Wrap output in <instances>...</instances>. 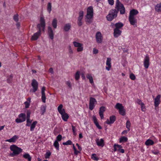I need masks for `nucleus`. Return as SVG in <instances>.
<instances>
[{"label":"nucleus","instance_id":"7ed1b4c3","mask_svg":"<svg viewBox=\"0 0 161 161\" xmlns=\"http://www.w3.org/2000/svg\"><path fill=\"white\" fill-rule=\"evenodd\" d=\"M118 12V8L112 9L109 11V14L106 16L107 19L109 21H112L117 17Z\"/></svg>","mask_w":161,"mask_h":161},{"label":"nucleus","instance_id":"5fc2aeb1","mask_svg":"<svg viewBox=\"0 0 161 161\" xmlns=\"http://www.w3.org/2000/svg\"><path fill=\"white\" fill-rule=\"evenodd\" d=\"M108 3L111 5H112L114 4V0H108Z\"/></svg>","mask_w":161,"mask_h":161},{"label":"nucleus","instance_id":"8fccbe9b","mask_svg":"<svg viewBox=\"0 0 161 161\" xmlns=\"http://www.w3.org/2000/svg\"><path fill=\"white\" fill-rule=\"evenodd\" d=\"M51 154V153L50 152H47L46 153L45 156V158H49Z\"/></svg>","mask_w":161,"mask_h":161},{"label":"nucleus","instance_id":"e2e57ef3","mask_svg":"<svg viewBox=\"0 0 161 161\" xmlns=\"http://www.w3.org/2000/svg\"><path fill=\"white\" fill-rule=\"evenodd\" d=\"M72 130H73V133L74 134L75 133V127L74 126L72 125Z\"/></svg>","mask_w":161,"mask_h":161},{"label":"nucleus","instance_id":"49530a36","mask_svg":"<svg viewBox=\"0 0 161 161\" xmlns=\"http://www.w3.org/2000/svg\"><path fill=\"white\" fill-rule=\"evenodd\" d=\"M130 77L131 79L133 80H134L136 79V76L133 73H131L130 75Z\"/></svg>","mask_w":161,"mask_h":161},{"label":"nucleus","instance_id":"412c9836","mask_svg":"<svg viewBox=\"0 0 161 161\" xmlns=\"http://www.w3.org/2000/svg\"><path fill=\"white\" fill-rule=\"evenodd\" d=\"M18 136L16 135H14L12 138L6 140V141L8 142H14L16 141V140L18 139Z\"/></svg>","mask_w":161,"mask_h":161},{"label":"nucleus","instance_id":"6e6d98bb","mask_svg":"<svg viewBox=\"0 0 161 161\" xmlns=\"http://www.w3.org/2000/svg\"><path fill=\"white\" fill-rule=\"evenodd\" d=\"M136 103L139 105H141L142 104V103H142V101L139 99H137Z\"/></svg>","mask_w":161,"mask_h":161},{"label":"nucleus","instance_id":"7c9ffc66","mask_svg":"<svg viewBox=\"0 0 161 161\" xmlns=\"http://www.w3.org/2000/svg\"><path fill=\"white\" fill-rule=\"evenodd\" d=\"M47 9L50 14L52 10V3H48L47 4Z\"/></svg>","mask_w":161,"mask_h":161},{"label":"nucleus","instance_id":"c9c22d12","mask_svg":"<svg viewBox=\"0 0 161 161\" xmlns=\"http://www.w3.org/2000/svg\"><path fill=\"white\" fill-rule=\"evenodd\" d=\"M41 111L42 112V114H43L46 111V106L44 105H42L41 107Z\"/></svg>","mask_w":161,"mask_h":161},{"label":"nucleus","instance_id":"39448f33","mask_svg":"<svg viewBox=\"0 0 161 161\" xmlns=\"http://www.w3.org/2000/svg\"><path fill=\"white\" fill-rule=\"evenodd\" d=\"M115 107L116 109L119 110V113L120 114L123 116L125 114V110L121 104L119 103H117Z\"/></svg>","mask_w":161,"mask_h":161},{"label":"nucleus","instance_id":"13d9d810","mask_svg":"<svg viewBox=\"0 0 161 161\" xmlns=\"http://www.w3.org/2000/svg\"><path fill=\"white\" fill-rule=\"evenodd\" d=\"M98 51L97 49L95 48H94L93 49V53L94 54H97L98 53Z\"/></svg>","mask_w":161,"mask_h":161},{"label":"nucleus","instance_id":"a878e982","mask_svg":"<svg viewBox=\"0 0 161 161\" xmlns=\"http://www.w3.org/2000/svg\"><path fill=\"white\" fill-rule=\"evenodd\" d=\"M86 77L89 80L91 84L93 83V79L91 75L89 74H87L86 75Z\"/></svg>","mask_w":161,"mask_h":161},{"label":"nucleus","instance_id":"de8ad7c7","mask_svg":"<svg viewBox=\"0 0 161 161\" xmlns=\"http://www.w3.org/2000/svg\"><path fill=\"white\" fill-rule=\"evenodd\" d=\"M87 19L86 20V24H91L92 22V20L91 19L92 18H86Z\"/></svg>","mask_w":161,"mask_h":161},{"label":"nucleus","instance_id":"20e7f679","mask_svg":"<svg viewBox=\"0 0 161 161\" xmlns=\"http://www.w3.org/2000/svg\"><path fill=\"white\" fill-rule=\"evenodd\" d=\"M63 105L60 104L58 108V110L59 113L61 114L62 119L64 121H67L69 118L68 114L65 112V110L62 108Z\"/></svg>","mask_w":161,"mask_h":161},{"label":"nucleus","instance_id":"423d86ee","mask_svg":"<svg viewBox=\"0 0 161 161\" xmlns=\"http://www.w3.org/2000/svg\"><path fill=\"white\" fill-rule=\"evenodd\" d=\"M31 85L32 87V89H30V91L34 93L38 90V83L36 80L33 79L32 81Z\"/></svg>","mask_w":161,"mask_h":161},{"label":"nucleus","instance_id":"79ce46f5","mask_svg":"<svg viewBox=\"0 0 161 161\" xmlns=\"http://www.w3.org/2000/svg\"><path fill=\"white\" fill-rule=\"evenodd\" d=\"M72 142L71 141L69 140L66 142H64L63 143V144L64 145H71Z\"/></svg>","mask_w":161,"mask_h":161},{"label":"nucleus","instance_id":"dca6fc26","mask_svg":"<svg viewBox=\"0 0 161 161\" xmlns=\"http://www.w3.org/2000/svg\"><path fill=\"white\" fill-rule=\"evenodd\" d=\"M92 119L94 122L95 125H96V126H97V127L99 129H102V128L99 124V123L97 121V120L96 118V117L94 115H93L92 116Z\"/></svg>","mask_w":161,"mask_h":161},{"label":"nucleus","instance_id":"9b49d317","mask_svg":"<svg viewBox=\"0 0 161 161\" xmlns=\"http://www.w3.org/2000/svg\"><path fill=\"white\" fill-rule=\"evenodd\" d=\"M96 38L97 42L98 43H101L103 41L102 35L100 32H97L96 35Z\"/></svg>","mask_w":161,"mask_h":161},{"label":"nucleus","instance_id":"f3484780","mask_svg":"<svg viewBox=\"0 0 161 161\" xmlns=\"http://www.w3.org/2000/svg\"><path fill=\"white\" fill-rule=\"evenodd\" d=\"M121 31L119 29H114V35L115 37H117L120 35Z\"/></svg>","mask_w":161,"mask_h":161},{"label":"nucleus","instance_id":"a19ab883","mask_svg":"<svg viewBox=\"0 0 161 161\" xmlns=\"http://www.w3.org/2000/svg\"><path fill=\"white\" fill-rule=\"evenodd\" d=\"M46 97L45 93L42 94V99L43 102L44 103L46 102Z\"/></svg>","mask_w":161,"mask_h":161},{"label":"nucleus","instance_id":"cd10ccee","mask_svg":"<svg viewBox=\"0 0 161 161\" xmlns=\"http://www.w3.org/2000/svg\"><path fill=\"white\" fill-rule=\"evenodd\" d=\"M154 142L153 141L150 139H148L145 142V144L147 146L152 145L154 144Z\"/></svg>","mask_w":161,"mask_h":161},{"label":"nucleus","instance_id":"6e6552de","mask_svg":"<svg viewBox=\"0 0 161 161\" xmlns=\"http://www.w3.org/2000/svg\"><path fill=\"white\" fill-rule=\"evenodd\" d=\"M93 16V8L92 6L89 7L87 9V13L86 17V18H92Z\"/></svg>","mask_w":161,"mask_h":161},{"label":"nucleus","instance_id":"473e14b6","mask_svg":"<svg viewBox=\"0 0 161 161\" xmlns=\"http://www.w3.org/2000/svg\"><path fill=\"white\" fill-rule=\"evenodd\" d=\"M53 145L58 150H59V144L57 141H55Z\"/></svg>","mask_w":161,"mask_h":161},{"label":"nucleus","instance_id":"9d476101","mask_svg":"<svg viewBox=\"0 0 161 161\" xmlns=\"http://www.w3.org/2000/svg\"><path fill=\"white\" fill-rule=\"evenodd\" d=\"M149 58L148 55H146L144 61V65L146 69H147L149 65Z\"/></svg>","mask_w":161,"mask_h":161},{"label":"nucleus","instance_id":"4d7b16f0","mask_svg":"<svg viewBox=\"0 0 161 161\" xmlns=\"http://www.w3.org/2000/svg\"><path fill=\"white\" fill-rule=\"evenodd\" d=\"M84 15V12L82 11H81L79 12V16L81 17H83Z\"/></svg>","mask_w":161,"mask_h":161},{"label":"nucleus","instance_id":"72a5a7b5","mask_svg":"<svg viewBox=\"0 0 161 161\" xmlns=\"http://www.w3.org/2000/svg\"><path fill=\"white\" fill-rule=\"evenodd\" d=\"M127 141V138L126 137L123 136L120 138L119 142L121 143L123 142H126Z\"/></svg>","mask_w":161,"mask_h":161},{"label":"nucleus","instance_id":"393cba45","mask_svg":"<svg viewBox=\"0 0 161 161\" xmlns=\"http://www.w3.org/2000/svg\"><path fill=\"white\" fill-rule=\"evenodd\" d=\"M155 9L158 12H161V3L158 4L155 6Z\"/></svg>","mask_w":161,"mask_h":161},{"label":"nucleus","instance_id":"c756f323","mask_svg":"<svg viewBox=\"0 0 161 161\" xmlns=\"http://www.w3.org/2000/svg\"><path fill=\"white\" fill-rule=\"evenodd\" d=\"M19 118H22V119L24 121L25 120L26 115L25 113H21L19 115Z\"/></svg>","mask_w":161,"mask_h":161},{"label":"nucleus","instance_id":"a18cd8bd","mask_svg":"<svg viewBox=\"0 0 161 161\" xmlns=\"http://www.w3.org/2000/svg\"><path fill=\"white\" fill-rule=\"evenodd\" d=\"M141 106V110L143 111H145L146 110V108L144 103H142Z\"/></svg>","mask_w":161,"mask_h":161},{"label":"nucleus","instance_id":"ddd939ff","mask_svg":"<svg viewBox=\"0 0 161 161\" xmlns=\"http://www.w3.org/2000/svg\"><path fill=\"white\" fill-rule=\"evenodd\" d=\"M161 96L160 95H158L154 99V106L157 107L158 106L160 103V98Z\"/></svg>","mask_w":161,"mask_h":161},{"label":"nucleus","instance_id":"58836bf2","mask_svg":"<svg viewBox=\"0 0 161 161\" xmlns=\"http://www.w3.org/2000/svg\"><path fill=\"white\" fill-rule=\"evenodd\" d=\"M80 72L79 71H77L75 74V79L76 80H78L80 78Z\"/></svg>","mask_w":161,"mask_h":161},{"label":"nucleus","instance_id":"bf43d9fd","mask_svg":"<svg viewBox=\"0 0 161 161\" xmlns=\"http://www.w3.org/2000/svg\"><path fill=\"white\" fill-rule=\"evenodd\" d=\"M69 52L70 54H72L73 53V50L72 49L71 46H69Z\"/></svg>","mask_w":161,"mask_h":161},{"label":"nucleus","instance_id":"c03bdc74","mask_svg":"<svg viewBox=\"0 0 161 161\" xmlns=\"http://www.w3.org/2000/svg\"><path fill=\"white\" fill-rule=\"evenodd\" d=\"M14 19L16 22H18L19 20L18 15V14H15L13 17Z\"/></svg>","mask_w":161,"mask_h":161},{"label":"nucleus","instance_id":"2eb2a0df","mask_svg":"<svg viewBox=\"0 0 161 161\" xmlns=\"http://www.w3.org/2000/svg\"><path fill=\"white\" fill-rule=\"evenodd\" d=\"M111 58H107L106 64L108 66L106 67V69L108 71L110 70V69L111 68Z\"/></svg>","mask_w":161,"mask_h":161},{"label":"nucleus","instance_id":"0e129e2a","mask_svg":"<svg viewBox=\"0 0 161 161\" xmlns=\"http://www.w3.org/2000/svg\"><path fill=\"white\" fill-rule=\"evenodd\" d=\"M114 152H115L116 151H117V148L116 146V144H115L114 145Z\"/></svg>","mask_w":161,"mask_h":161},{"label":"nucleus","instance_id":"4c0bfd02","mask_svg":"<svg viewBox=\"0 0 161 161\" xmlns=\"http://www.w3.org/2000/svg\"><path fill=\"white\" fill-rule=\"evenodd\" d=\"M121 4H123L120 3L119 0H117L116 1V6L115 7V8H119V7L121 6Z\"/></svg>","mask_w":161,"mask_h":161},{"label":"nucleus","instance_id":"f257e3e1","mask_svg":"<svg viewBox=\"0 0 161 161\" xmlns=\"http://www.w3.org/2000/svg\"><path fill=\"white\" fill-rule=\"evenodd\" d=\"M40 24H38L37 25V28H38V31L34 34L31 37V39L33 40H36L38 38L39 36L41 35V28H42V30L44 31L45 27V22L44 18L43 17H41L40 19Z\"/></svg>","mask_w":161,"mask_h":161},{"label":"nucleus","instance_id":"3c124183","mask_svg":"<svg viewBox=\"0 0 161 161\" xmlns=\"http://www.w3.org/2000/svg\"><path fill=\"white\" fill-rule=\"evenodd\" d=\"M15 122L17 123H20L22 122H24L22 119L19 118H17L15 119Z\"/></svg>","mask_w":161,"mask_h":161},{"label":"nucleus","instance_id":"37998d69","mask_svg":"<svg viewBox=\"0 0 161 161\" xmlns=\"http://www.w3.org/2000/svg\"><path fill=\"white\" fill-rule=\"evenodd\" d=\"M31 112L30 110H27V121L29 120V119L30 118V114Z\"/></svg>","mask_w":161,"mask_h":161},{"label":"nucleus","instance_id":"0eeeda50","mask_svg":"<svg viewBox=\"0 0 161 161\" xmlns=\"http://www.w3.org/2000/svg\"><path fill=\"white\" fill-rule=\"evenodd\" d=\"M97 103L96 99L93 97H90L89 100V108L90 110H92L94 108L95 104Z\"/></svg>","mask_w":161,"mask_h":161},{"label":"nucleus","instance_id":"bb28decb","mask_svg":"<svg viewBox=\"0 0 161 161\" xmlns=\"http://www.w3.org/2000/svg\"><path fill=\"white\" fill-rule=\"evenodd\" d=\"M37 123V122L36 121H35L31 124L30 128V130L31 131H32L34 130Z\"/></svg>","mask_w":161,"mask_h":161},{"label":"nucleus","instance_id":"052dcab7","mask_svg":"<svg viewBox=\"0 0 161 161\" xmlns=\"http://www.w3.org/2000/svg\"><path fill=\"white\" fill-rule=\"evenodd\" d=\"M77 24L78 26H80L82 25V23L81 21L77 20Z\"/></svg>","mask_w":161,"mask_h":161},{"label":"nucleus","instance_id":"f8f14e48","mask_svg":"<svg viewBox=\"0 0 161 161\" xmlns=\"http://www.w3.org/2000/svg\"><path fill=\"white\" fill-rule=\"evenodd\" d=\"M116 120V117L114 115H112L110 117V121L107 119L105 123L109 125L113 123Z\"/></svg>","mask_w":161,"mask_h":161},{"label":"nucleus","instance_id":"f704fd0d","mask_svg":"<svg viewBox=\"0 0 161 161\" xmlns=\"http://www.w3.org/2000/svg\"><path fill=\"white\" fill-rule=\"evenodd\" d=\"M73 43L74 46L76 47H80V46H82L83 45L82 44L75 41L73 42Z\"/></svg>","mask_w":161,"mask_h":161},{"label":"nucleus","instance_id":"774afa93","mask_svg":"<svg viewBox=\"0 0 161 161\" xmlns=\"http://www.w3.org/2000/svg\"><path fill=\"white\" fill-rule=\"evenodd\" d=\"M81 77L83 80H85L86 79V77L84 73H82L81 74Z\"/></svg>","mask_w":161,"mask_h":161},{"label":"nucleus","instance_id":"1a4fd4ad","mask_svg":"<svg viewBox=\"0 0 161 161\" xmlns=\"http://www.w3.org/2000/svg\"><path fill=\"white\" fill-rule=\"evenodd\" d=\"M47 34L49 38L51 40H53L54 38V33L52 27L48 26L47 28Z\"/></svg>","mask_w":161,"mask_h":161},{"label":"nucleus","instance_id":"4468645a","mask_svg":"<svg viewBox=\"0 0 161 161\" xmlns=\"http://www.w3.org/2000/svg\"><path fill=\"white\" fill-rule=\"evenodd\" d=\"M96 142L97 145L98 146L103 147L104 146V140L102 138L100 140H99L98 139H97L96 140Z\"/></svg>","mask_w":161,"mask_h":161},{"label":"nucleus","instance_id":"69168bd1","mask_svg":"<svg viewBox=\"0 0 161 161\" xmlns=\"http://www.w3.org/2000/svg\"><path fill=\"white\" fill-rule=\"evenodd\" d=\"M49 71L50 73H51L52 74H53V70L52 68H50L49 69Z\"/></svg>","mask_w":161,"mask_h":161},{"label":"nucleus","instance_id":"2f4dec72","mask_svg":"<svg viewBox=\"0 0 161 161\" xmlns=\"http://www.w3.org/2000/svg\"><path fill=\"white\" fill-rule=\"evenodd\" d=\"M92 158L94 160L98 161L99 158L97 156L96 154L95 153L92 154L91 156Z\"/></svg>","mask_w":161,"mask_h":161},{"label":"nucleus","instance_id":"603ef678","mask_svg":"<svg viewBox=\"0 0 161 161\" xmlns=\"http://www.w3.org/2000/svg\"><path fill=\"white\" fill-rule=\"evenodd\" d=\"M24 104H25V108H27L29 107L30 105V103L28 102V101H26L24 103Z\"/></svg>","mask_w":161,"mask_h":161},{"label":"nucleus","instance_id":"09e8293b","mask_svg":"<svg viewBox=\"0 0 161 161\" xmlns=\"http://www.w3.org/2000/svg\"><path fill=\"white\" fill-rule=\"evenodd\" d=\"M62 138V136L61 135H58L56 137V140L55 141H60Z\"/></svg>","mask_w":161,"mask_h":161},{"label":"nucleus","instance_id":"e433bc0d","mask_svg":"<svg viewBox=\"0 0 161 161\" xmlns=\"http://www.w3.org/2000/svg\"><path fill=\"white\" fill-rule=\"evenodd\" d=\"M105 107L104 106H102L100 108L99 114H103L105 111Z\"/></svg>","mask_w":161,"mask_h":161},{"label":"nucleus","instance_id":"4be33fe9","mask_svg":"<svg viewBox=\"0 0 161 161\" xmlns=\"http://www.w3.org/2000/svg\"><path fill=\"white\" fill-rule=\"evenodd\" d=\"M71 27V24L70 23H67L65 25L64 29L65 31H68L70 29Z\"/></svg>","mask_w":161,"mask_h":161},{"label":"nucleus","instance_id":"aec40b11","mask_svg":"<svg viewBox=\"0 0 161 161\" xmlns=\"http://www.w3.org/2000/svg\"><path fill=\"white\" fill-rule=\"evenodd\" d=\"M119 11L120 14H124L125 12V8L123 4H121V6L119 7Z\"/></svg>","mask_w":161,"mask_h":161},{"label":"nucleus","instance_id":"f03ea898","mask_svg":"<svg viewBox=\"0 0 161 161\" xmlns=\"http://www.w3.org/2000/svg\"><path fill=\"white\" fill-rule=\"evenodd\" d=\"M10 150L13 151L12 153H10V156L13 157L17 156L22 152V149L18 147L15 145H11L10 147Z\"/></svg>","mask_w":161,"mask_h":161},{"label":"nucleus","instance_id":"a211bd4d","mask_svg":"<svg viewBox=\"0 0 161 161\" xmlns=\"http://www.w3.org/2000/svg\"><path fill=\"white\" fill-rule=\"evenodd\" d=\"M129 19L130 24L132 25H134L137 23L136 19L135 17H129Z\"/></svg>","mask_w":161,"mask_h":161},{"label":"nucleus","instance_id":"680f3d73","mask_svg":"<svg viewBox=\"0 0 161 161\" xmlns=\"http://www.w3.org/2000/svg\"><path fill=\"white\" fill-rule=\"evenodd\" d=\"M45 87L44 86H43L42 88V94L45 93Z\"/></svg>","mask_w":161,"mask_h":161},{"label":"nucleus","instance_id":"6ab92c4d","mask_svg":"<svg viewBox=\"0 0 161 161\" xmlns=\"http://www.w3.org/2000/svg\"><path fill=\"white\" fill-rule=\"evenodd\" d=\"M138 13V11L136 9H133L130 11L129 17H135V16Z\"/></svg>","mask_w":161,"mask_h":161},{"label":"nucleus","instance_id":"ea45409f","mask_svg":"<svg viewBox=\"0 0 161 161\" xmlns=\"http://www.w3.org/2000/svg\"><path fill=\"white\" fill-rule=\"evenodd\" d=\"M130 123L129 120H127L126 123V127L128 130H130Z\"/></svg>","mask_w":161,"mask_h":161},{"label":"nucleus","instance_id":"5701e85b","mask_svg":"<svg viewBox=\"0 0 161 161\" xmlns=\"http://www.w3.org/2000/svg\"><path fill=\"white\" fill-rule=\"evenodd\" d=\"M57 20L56 18L54 19L52 22V25L54 29L57 28Z\"/></svg>","mask_w":161,"mask_h":161},{"label":"nucleus","instance_id":"b1692460","mask_svg":"<svg viewBox=\"0 0 161 161\" xmlns=\"http://www.w3.org/2000/svg\"><path fill=\"white\" fill-rule=\"evenodd\" d=\"M23 157L27 159L28 161H31V157L28 153H25L23 155Z\"/></svg>","mask_w":161,"mask_h":161},{"label":"nucleus","instance_id":"864d4df0","mask_svg":"<svg viewBox=\"0 0 161 161\" xmlns=\"http://www.w3.org/2000/svg\"><path fill=\"white\" fill-rule=\"evenodd\" d=\"M83 50V47L82 46H80V47H78L77 48V51L78 52H81Z\"/></svg>","mask_w":161,"mask_h":161},{"label":"nucleus","instance_id":"338daca9","mask_svg":"<svg viewBox=\"0 0 161 161\" xmlns=\"http://www.w3.org/2000/svg\"><path fill=\"white\" fill-rule=\"evenodd\" d=\"M7 81L8 83H10L12 81V79L9 78L7 79Z\"/></svg>","mask_w":161,"mask_h":161},{"label":"nucleus","instance_id":"c85d7f7f","mask_svg":"<svg viewBox=\"0 0 161 161\" xmlns=\"http://www.w3.org/2000/svg\"><path fill=\"white\" fill-rule=\"evenodd\" d=\"M123 26V24L121 23H118L115 24V26L116 27L115 29H119V28H121Z\"/></svg>","mask_w":161,"mask_h":161}]
</instances>
